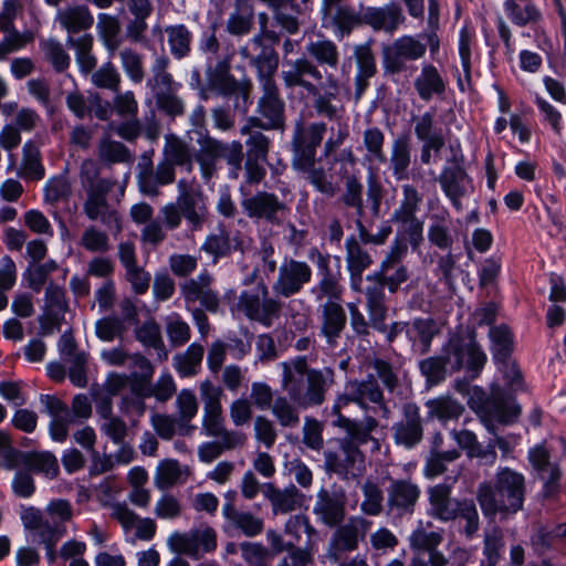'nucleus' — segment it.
Wrapping results in <instances>:
<instances>
[{
	"label": "nucleus",
	"instance_id": "obj_38",
	"mask_svg": "<svg viewBox=\"0 0 566 566\" xmlns=\"http://www.w3.org/2000/svg\"><path fill=\"white\" fill-rule=\"evenodd\" d=\"M413 86L418 96L424 102H429L433 96L443 95L446 92V82L432 64L422 65L419 75L415 78Z\"/></svg>",
	"mask_w": 566,
	"mask_h": 566
},
{
	"label": "nucleus",
	"instance_id": "obj_10",
	"mask_svg": "<svg viewBox=\"0 0 566 566\" xmlns=\"http://www.w3.org/2000/svg\"><path fill=\"white\" fill-rule=\"evenodd\" d=\"M264 40L276 43L280 40V34L269 28L264 32H258L239 48V54L258 72L275 73L279 66V55L274 48L265 45Z\"/></svg>",
	"mask_w": 566,
	"mask_h": 566
},
{
	"label": "nucleus",
	"instance_id": "obj_62",
	"mask_svg": "<svg viewBox=\"0 0 566 566\" xmlns=\"http://www.w3.org/2000/svg\"><path fill=\"white\" fill-rule=\"evenodd\" d=\"M24 464L32 471L53 479L59 473L57 459L48 451L32 452L24 457Z\"/></svg>",
	"mask_w": 566,
	"mask_h": 566
},
{
	"label": "nucleus",
	"instance_id": "obj_61",
	"mask_svg": "<svg viewBox=\"0 0 566 566\" xmlns=\"http://www.w3.org/2000/svg\"><path fill=\"white\" fill-rule=\"evenodd\" d=\"M492 352L494 359L500 361L511 357L513 352V335L506 325H500L490 329Z\"/></svg>",
	"mask_w": 566,
	"mask_h": 566
},
{
	"label": "nucleus",
	"instance_id": "obj_60",
	"mask_svg": "<svg viewBox=\"0 0 566 566\" xmlns=\"http://www.w3.org/2000/svg\"><path fill=\"white\" fill-rule=\"evenodd\" d=\"M507 15L520 25L538 20L541 13L530 0H506L504 3Z\"/></svg>",
	"mask_w": 566,
	"mask_h": 566
},
{
	"label": "nucleus",
	"instance_id": "obj_41",
	"mask_svg": "<svg viewBox=\"0 0 566 566\" xmlns=\"http://www.w3.org/2000/svg\"><path fill=\"white\" fill-rule=\"evenodd\" d=\"M439 333V324L430 317L413 319L407 329L408 337L421 355L429 352L433 337Z\"/></svg>",
	"mask_w": 566,
	"mask_h": 566
},
{
	"label": "nucleus",
	"instance_id": "obj_45",
	"mask_svg": "<svg viewBox=\"0 0 566 566\" xmlns=\"http://www.w3.org/2000/svg\"><path fill=\"white\" fill-rule=\"evenodd\" d=\"M171 55L181 60L191 52L192 34L185 24L167 25L164 29Z\"/></svg>",
	"mask_w": 566,
	"mask_h": 566
},
{
	"label": "nucleus",
	"instance_id": "obj_33",
	"mask_svg": "<svg viewBox=\"0 0 566 566\" xmlns=\"http://www.w3.org/2000/svg\"><path fill=\"white\" fill-rule=\"evenodd\" d=\"M163 163H168L172 169L176 167L185 169L187 172L193 170V153L191 145L182 138L170 134L165 137L163 149Z\"/></svg>",
	"mask_w": 566,
	"mask_h": 566
},
{
	"label": "nucleus",
	"instance_id": "obj_43",
	"mask_svg": "<svg viewBox=\"0 0 566 566\" xmlns=\"http://www.w3.org/2000/svg\"><path fill=\"white\" fill-rule=\"evenodd\" d=\"M389 160L394 176L398 180L407 179L411 164V144L408 135H399L394 139Z\"/></svg>",
	"mask_w": 566,
	"mask_h": 566
},
{
	"label": "nucleus",
	"instance_id": "obj_31",
	"mask_svg": "<svg viewBox=\"0 0 566 566\" xmlns=\"http://www.w3.org/2000/svg\"><path fill=\"white\" fill-rule=\"evenodd\" d=\"M368 285L365 289L366 306L374 327L381 328L387 315L385 287H387L374 272L367 275Z\"/></svg>",
	"mask_w": 566,
	"mask_h": 566
},
{
	"label": "nucleus",
	"instance_id": "obj_32",
	"mask_svg": "<svg viewBox=\"0 0 566 566\" xmlns=\"http://www.w3.org/2000/svg\"><path fill=\"white\" fill-rule=\"evenodd\" d=\"M405 21L401 9L397 4L386 7H368L363 12V23L375 31L384 30L392 33Z\"/></svg>",
	"mask_w": 566,
	"mask_h": 566
},
{
	"label": "nucleus",
	"instance_id": "obj_36",
	"mask_svg": "<svg viewBox=\"0 0 566 566\" xmlns=\"http://www.w3.org/2000/svg\"><path fill=\"white\" fill-rule=\"evenodd\" d=\"M321 332L328 344H335L346 326L347 316L340 302L326 301L322 304Z\"/></svg>",
	"mask_w": 566,
	"mask_h": 566
},
{
	"label": "nucleus",
	"instance_id": "obj_11",
	"mask_svg": "<svg viewBox=\"0 0 566 566\" xmlns=\"http://www.w3.org/2000/svg\"><path fill=\"white\" fill-rule=\"evenodd\" d=\"M325 123H305L300 119L294 125L291 147L294 167H306L315 160L316 148L321 145L326 133Z\"/></svg>",
	"mask_w": 566,
	"mask_h": 566
},
{
	"label": "nucleus",
	"instance_id": "obj_50",
	"mask_svg": "<svg viewBox=\"0 0 566 566\" xmlns=\"http://www.w3.org/2000/svg\"><path fill=\"white\" fill-rule=\"evenodd\" d=\"M222 511L226 518L245 536H255L263 530V521L249 512L237 511L231 504H226Z\"/></svg>",
	"mask_w": 566,
	"mask_h": 566
},
{
	"label": "nucleus",
	"instance_id": "obj_29",
	"mask_svg": "<svg viewBox=\"0 0 566 566\" xmlns=\"http://www.w3.org/2000/svg\"><path fill=\"white\" fill-rule=\"evenodd\" d=\"M199 149L193 155V160L199 165L202 178L208 181L217 172L219 159L224 155L226 144L209 135L198 139Z\"/></svg>",
	"mask_w": 566,
	"mask_h": 566
},
{
	"label": "nucleus",
	"instance_id": "obj_8",
	"mask_svg": "<svg viewBox=\"0 0 566 566\" xmlns=\"http://www.w3.org/2000/svg\"><path fill=\"white\" fill-rule=\"evenodd\" d=\"M238 308L252 321L270 327L282 312V303L269 295V289L258 283L253 289L243 291L238 301Z\"/></svg>",
	"mask_w": 566,
	"mask_h": 566
},
{
	"label": "nucleus",
	"instance_id": "obj_18",
	"mask_svg": "<svg viewBox=\"0 0 566 566\" xmlns=\"http://www.w3.org/2000/svg\"><path fill=\"white\" fill-rule=\"evenodd\" d=\"M311 280L312 269L306 262L289 259L279 268L272 289L276 295L290 297L297 294Z\"/></svg>",
	"mask_w": 566,
	"mask_h": 566
},
{
	"label": "nucleus",
	"instance_id": "obj_56",
	"mask_svg": "<svg viewBox=\"0 0 566 566\" xmlns=\"http://www.w3.org/2000/svg\"><path fill=\"white\" fill-rule=\"evenodd\" d=\"M137 339L144 344L145 346L153 347L157 352V357L159 360H166L168 357V352L165 347L160 327L154 321L145 322L137 331H136Z\"/></svg>",
	"mask_w": 566,
	"mask_h": 566
},
{
	"label": "nucleus",
	"instance_id": "obj_59",
	"mask_svg": "<svg viewBox=\"0 0 566 566\" xmlns=\"http://www.w3.org/2000/svg\"><path fill=\"white\" fill-rule=\"evenodd\" d=\"M120 65L127 77L140 83L145 77L144 57L132 48H124L118 53Z\"/></svg>",
	"mask_w": 566,
	"mask_h": 566
},
{
	"label": "nucleus",
	"instance_id": "obj_40",
	"mask_svg": "<svg viewBox=\"0 0 566 566\" xmlns=\"http://www.w3.org/2000/svg\"><path fill=\"white\" fill-rule=\"evenodd\" d=\"M176 417L180 422V436H190L195 430L191 421L199 410V402L191 389H181L175 400Z\"/></svg>",
	"mask_w": 566,
	"mask_h": 566
},
{
	"label": "nucleus",
	"instance_id": "obj_46",
	"mask_svg": "<svg viewBox=\"0 0 566 566\" xmlns=\"http://www.w3.org/2000/svg\"><path fill=\"white\" fill-rule=\"evenodd\" d=\"M431 523H423L420 521L418 526L411 532L409 536V546L412 551L432 552L443 541V533L440 531H431Z\"/></svg>",
	"mask_w": 566,
	"mask_h": 566
},
{
	"label": "nucleus",
	"instance_id": "obj_48",
	"mask_svg": "<svg viewBox=\"0 0 566 566\" xmlns=\"http://www.w3.org/2000/svg\"><path fill=\"white\" fill-rule=\"evenodd\" d=\"M18 175L31 180H40L44 177V167L41 163L40 149L31 140L23 145L22 160Z\"/></svg>",
	"mask_w": 566,
	"mask_h": 566
},
{
	"label": "nucleus",
	"instance_id": "obj_44",
	"mask_svg": "<svg viewBox=\"0 0 566 566\" xmlns=\"http://www.w3.org/2000/svg\"><path fill=\"white\" fill-rule=\"evenodd\" d=\"M96 30L108 54L114 55L122 45L119 20L114 15L99 13Z\"/></svg>",
	"mask_w": 566,
	"mask_h": 566
},
{
	"label": "nucleus",
	"instance_id": "obj_22",
	"mask_svg": "<svg viewBox=\"0 0 566 566\" xmlns=\"http://www.w3.org/2000/svg\"><path fill=\"white\" fill-rule=\"evenodd\" d=\"M346 494L343 489H321L313 512L327 526L340 524L346 515Z\"/></svg>",
	"mask_w": 566,
	"mask_h": 566
},
{
	"label": "nucleus",
	"instance_id": "obj_21",
	"mask_svg": "<svg viewBox=\"0 0 566 566\" xmlns=\"http://www.w3.org/2000/svg\"><path fill=\"white\" fill-rule=\"evenodd\" d=\"M394 440L397 444L411 449L423 436L420 408L412 402L402 406V418L392 426Z\"/></svg>",
	"mask_w": 566,
	"mask_h": 566
},
{
	"label": "nucleus",
	"instance_id": "obj_24",
	"mask_svg": "<svg viewBox=\"0 0 566 566\" xmlns=\"http://www.w3.org/2000/svg\"><path fill=\"white\" fill-rule=\"evenodd\" d=\"M213 279L207 271L200 273L197 277L187 280L180 285V293L185 302L200 304L210 312H217L219 307V297L216 292L211 290Z\"/></svg>",
	"mask_w": 566,
	"mask_h": 566
},
{
	"label": "nucleus",
	"instance_id": "obj_25",
	"mask_svg": "<svg viewBox=\"0 0 566 566\" xmlns=\"http://www.w3.org/2000/svg\"><path fill=\"white\" fill-rule=\"evenodd\" d=\"M419 497L420 489L410 480H394L387 489V506L398 515L412 514Z\"/></svg>",
	"mask_w": 566,
	"mask_h": 566
},
{
	"label": "nucleus",
	"instance_id": "obj_47",
	"mask_svg": "<svg viewBox=\"0 0 566 566\" xmlns=\"http://www.w3.org/2000/svg\"><path fill=\"white\" fill-rule=\"evenodd\" d=\"M264 493L275 513L285 514L294 511L300 505V493L294 485L279 490L273 484H266Z\"/></svg>",
	"mask_w": 566,
	"mask_h": 566
},
{
	"label": "nucleus",
	"instance_id": "obj_57",
	"mask_svg": "<svg viewBox=\"0 0 566 566\" xmlns=\"http://www.w3.org/2000/svg\"><path fill=\"white\" fill-rule=\"evenodd\" d=\"M331 19L335 27V33L340 36L350 34L355 28L363 24V14L347 4L333 12Z\"/></svg>",
	"mask_w": 566,
	"mask_h": 566
},
{
	"label": "nucleus",
	"instance_id": "obj_17",
	"mask_svg": "<svg viewBox=\"0 0 566 566\" xmlns=\"http://www.w3.org/2000/svg\"><path fill=\"white\" fill-rule=\"evenodd\" d=\"M137 184L139 191L148 197H157L160 187L174 184L175 169L168 163L161 160L154 167L153 161L144 157L137 165Z\"/></svg>",
	"mask_w": 566,
	"mask_h": 566
},
{
	"label": "nucleus",
	"instance_id": "obj_35",
	"mask_svg": "<svg viewBox=\"0 0 566 566\" xmlns=\"http://www.w3.org/2000/svg\"><path fill=\"white\" fill-rule=\"evenodd\" d=\"M261 129H263L261 118L254 116L249 117L244 125L241 126L240 134L248 136L245 140L248 147L247 158L266 160L270 149V139Z\"/></svg>",
	"mask_w": 566,
	"mask_h": 566
},
{
	"label": "nucleus",
	"instance_id": "obj_26",
	"mask_svg": "<svg viewBox=\"0 0 566 566\" xmlns=\"http://www.w3.org/2000/svg\"><path fill=\"white\" fill-rule=\"evenodd\" d=\"M353 53L356 63L354 99L358 102L368 88L370 78L377 74V63L370 43L356 45Z\"/></svg>",
	"mask_w": 566,
	"mask_h": 566
},
{
	"label": "nucleus",
	"instance_id": "obj_15",
	"mask_svg": "<svg viewBox=\"0 0 566 566\" xmlns=\"http://www.w3.org/2000/svg\"><path fill=\"white\" fill-rule=\"evenodd\" d=\"M113 187V181H102L98 187L84 190L86 198L83 210L91 221L99 219L103 224L118 233L122 231L120 216L116 210L109 208L107 201V195Z\"/></svg>",
	"mask_w": 566,
	"mask_h": 566
},
{
	"label": "nucleus",
	"instance_id": "obj_51",
	"mask_svg": "<svg viewBox=\"0 0 566 566\" xmlns=\"http://www.w3.org/2000/svg\"><path fill=\"white\" fill-rule=\"evenodd\" d=\"M93 36L83 34L78 38L69 35L66 44L75 50V59L82 73L88 74L96 66V57L92 54Z\"/></svg>",
	"mask_w": 566,
	"mask_h": 566
},
{
	"label": "nucleus",
	"instance_id": "obj_4",
	"mask_svg": "<svg viewBox=\"0 0 566 566\" xmlns=\"http://www.w3.org/2000/svg\"><path fill=\"white\" fill-rule=\"evenodd\" d=\"M486 363V355L475 340L474 331L465 334H453L442 347L440 356L428 357L420 361L421 374L429 385L441 382L447 375L448 368L451 371H459L462 367L479 371Z\"/></svg>",
	"mask_w": 566,
	"mask_h": 566
},
{
	"label": "nucleus",
	"instance_id": "obj_23",
	"mask_svg": "<svg viewBox=\"0 0 566 566\" xmlns=\"http://www.w3.org/2000/svg\"><path fill=\"white\" fill-rule=\"evenodd\" d=\"M363 242L354 235H350L345 241V261L346 269L349 274V285L355 292L363 291V273L373 263L374 259L363 245Z\"/></svg>",
	"mask_w": 566,
	"mask_h": 566
},
{
	"label": "nucleus",
	"instance_id": "obj_20",
	"mask_svg": "<svg viewBox=\"0 0 566 566\" xmlns=\"http://www.w3.org/2000/svg\"><path fill=\"white\" fill-rule=\"evenodd\" d=\"M245 214L251 219H261L271 223H280L286 211V205L274 193L259 191L241 202Z\"/></svg>",
	"mask_w": 566,
	"mask_h": 566
},
{
	"label": "nucleus",
	"instance_id": "obj_13",
	"mask_svg": "<svg viewBox=\"0 0 566 566\" xmlns=\"http://www.w3.org/2000/svg\"><path fill=\"white\" fill-rule=\"evenodd\" d=\"M21 520L24 528L32 532L39 543L44 545L48 560L54 563L57 557H60L55 545L65 535L66 527L61 525L52 526L48 521L42 518L41 511L33 506L22 510Z\"/></svg>",
	"mask_w": 566,
	"mask_h": 566
},
{
	"label": "nucleus",
	"instance_id": "obj_2",
	"mask_svg": "<svg viewBox=\"0 0 566 566\" xmlns=\"http://www.w3.org/2000/svg\"><path fill=\"white\" fill-rule=\"evenodd\" d=\"M333 426L342 429L345 437L337 440V450H325V470L343 478L361 472L365 457L359 447L371 442L373 450L380 449L379 441L373 437V432L379 427V421L373 416H366L361 420L338 416L333 421Z\"/></svg>",
	"mask_w": 566,
	"mask_h": 566
},
{
	"label": "nucleus",
	"instance_id": "obj_53",
	"mask_svg": "<svg viewBox=\"0 0 566 566\" xmlns=\"http://www.w3.org/2000/svg\"><path fill=\"white\" fill-rule=\"evenodd\" d=\"M428 239L431 244L441 250H448L452 247L451 220L448 214H433L431 217Z\"/></svg>",
	"mask_w": 566,
	"mask_h": 566
},
{
	"label": "nucleus",
	"instance_id": "obj_28",
	"mask_svg": "<svg viewBox=\"0 0 566 566\" xmlns=\"http://www.w3.org/2000/svg\"><path fill=\"white\" fill-rule=\"evenodd\" d=\"M428 494V515L442 522L455 520V510L461 500L453 499L452 485L448 483H439L427 490Z\"/></svg>",
	"mask_w": 566,
	"mask_h": 566
},
{
	"label": "nucleus",
	"instance_id": "obj_55",
	"mask_svg": "<svg viewBox=\"0 0 566 566\" xmlns=\"http://www.w3.org/2000/svg\"><path fill=\"white\" fill-rule=\"evenodd\" d=\"M360 489L364 496L360 503V511L369 516L379 515L384 509V494L379 484L371 479H367Z\"/></svg>",
	"mask_w": 566,
	"mask_h": 566
},
{
	"label": "nucleus",
	"instance_id": "obj_37",
	"mask_svg": "<svg viewBox=\"0 0 566 566\" xmlns=\"http://www.w3.org/2000/svg\"><path fill=\"white\" fill-rule=\"evenodd\" d=\"M56 21L69 34H73L88 30L94 23V18L87 7L75 4L59 10Z\"/></svg>",
	"mask_w": 566,
	"mask_h": 566
},
{
	"label": "nucleus",
	"instance_id": "obj_5",
	"mask_svg": "<svg viewBox=\"0 0 566 566\" xmlns=\"http://www.w3.org/2000/svg\"><path fill=\"white\" fill-rule=\"evenodd\" d=\"M525 492L524 475L505 467L497 469L492 480L480 483L475 496L484 516H509L523 510Z\"/></svg>",
	"mask_w": 566,
	"mask_h": 566
},
{
	"label": "nucleus",
	"instance_id": "obj_6",
	"mask_svg": "<svg viewBox=\"0 0 566 566\" xmlns=\"http://www.w3.org/2000/svg\"><path fill=\"white\" fill-rule=\"evenodd\" d=\"M282 389L298 408L319 406L332 382L331 373L310 369L304 357H296L281 364Z\"/></svg>",
	"mask_w": 566,
	"mask_h": 566
},
{
	"label": "nucleus",
	"instance_id": "obj_12",
	"mask_svg": "<svg viewBox=\"0 0 566 566\" xmlns=\"http://www.w3.org/2000/svg\"><path fill=\"white\" fill-rule=\"evenodd\" d=\"M371 522L361 516H352L343 525H339L331 537L326 556L333 563L342 559L343 553L358 548L370 528Z\"/></svg>",
	"mask_w": 566,
	"mask_h": 566
},
{
	"label": "nucleus",
	"instance_id": "obj_63",
	"mask_svg": "<svg viewBox=\"0 0 566 566\" xmlns=\"http://www.w3.org/2000/svg\"><path fill=\"white\" fill-rule=\"evenodd\" d=\"M201 249L214 260L229 255L232 250L229 232L224 228H219L206 238Z\"/></svg>",
	"mask_w": 566,
	"mask_h": 566
},
{
	"label": "nucleus",
	"instance_id": "obj_42",
	"mask_svg": "<svg viewBox=\"0 0 566 566\" xmlns=\"http://www.w3.org/2000/svg\"><path fill=\"white\" fill-rule=\"evenodd\" d=\"M439 181L454 207L460 209V198L465 193L469 185V178L464 170L458 166L446 168L440 175Z\"/></svg>",
	"mask_w": 566,
	"mask_h": 566
},
{
	"label": "nucleus",
	"instance_id": "obj_52",
	"mask_svg": "<svg viewBox=\"0 0 566 566\" xmlns=\"http://www.w3.org/2000/svg\"><path fill=\"white\" fill-rule=\"evenodd\" d=\"M363 191L364 186L357 176H345L340 202L344 207L354 209L357 219H361L365 212Z\"/></svg>",
	"mask_w": 566,
	"mask_h": 566
},
{
	"label": "nucleus",
	"instance_id": "obj_64",
	"mask_svg": "<svg viewBox=\"0 0 566 566\" xmlns=\"http://www.w3.org/2000/svg\"><path fill=\"white\" fill-rule=\"evenodd\" d=\"M297 408L291 399L287 400L286 397L279 396L274 399L271 410L282 427L296 428L300 423Z\"/></svg>",
	"mask_w": 566,
	"mask_h": 566
},
{
	"label": "nucleus",
	"instance_id": "obj_58",
	"mask_svg": "<svg viewBox=\"0 0 566 566\" xmlns=\"http://www.w3.org/2000/svg\"><path fill=\"white\" fill-rule=\"evenodd\" d=\"M306 174L310 184L321 193L327 197H334L337 192V186L333 177L327 174L323 167H315L314 161L306 167H295Z\"/></svg>",
	"mask_w": 566,
	"mask_h": 566
},
{
	"label": "nucleus",
	"instance_id": "obj_39",
	"mask_svg": "<svg viewBox=\"0 0 566 566\" xmlns=\"http://www.w3.org/2000/svg\"><path fill=\"white\" fill-rule=\"evenodd\" d=\"M190 475L188 467L181 465L175 459H165L156 468L154 484L158 490H169L176 484L185 483Z\"/></svg>",
	"mask_w": 566,
	"mask_h": 566
},
{
	"label": "nucleus",
	"instance_id": "obj_49",
	"mask_svg": "<svg viewBox=\"0 0 566 566\" xmlns=\"http://www.w3.org/2000/svg\"><path fill=\"white\" fill-rule=\"evenodd\" d=\"M203 353L202 345L192 343L186 352L174 357L175 369L181 377L196 376L201 368Z\"/></svg>",
	"mask_w": 566,
	"mask_h": 566
},
{
	"label": "nucleus",
	"instance_id": "obj_14",
	"mask_svg": "<svg viewBox=\"0 0 566 566\" xmlns=\"http://www.w3.org/2000/svg\"><path fill=\"white\" fill-rule=\"evenodd\" d=\"M427 51L426 44L411 35L396 39L382 49V66L388 74H398L407 69V61L421 59Z\"/></svg>",
	"mask_w": 566,
	"mask_h": 566
},
{
	"label": "nucleus",
	"instance_id": "obj_19",
	"mask_svg": "<svg viewBox=\"0 0 566 566\" xmlns=\"http://www.w3.org/2000/svg\"><path fill=\"white\" fill-rule=\"evenodd\" d=\"M178 197L175 205L180 208L192 231L199 230L207 217L205 196L200 190L192 189L186 179L177 184Z\"/></svg>",
	"mask_w": 566,
	"mask_h": 566
},
{
	"label": "nucleus",
	"instance_id": "obj_16",
	"mask_svg": "<svg viewBox=\"0 0 566 566\" xmlns=\"http://www.w3.org/2000/svg\"><path fill=\"white\" fill-rule=\"evenodd\" d=\"M42 311L39 318L42 333L50 335L59 331L69 311V304L64 289L52 281L45 286Z\"/></svg>",
	"mask_w": 566,
	"mask_h": 566
},
{
	"label": "nucleus",
	"instance_id": "obj_1",
	"mask_svg": "<svg viewBox=\"0 0 566 566\" xmlns=\"http://www.w3.org/2000/svg\"><path fill=\"white\" fill-rule=\"evenodd\" d=\"M305 51L312 61L306 57L286 61L287 70L282 72L283 83L287 88H302L312 98L313 108L318 115L331 120L339 119L344 113L343 105L338 103L340 82L333 73L319 69V65L328 69L338 66V46L331 39L321 36L310 40Z\"/></svg>",
	"mask_w": 566,
	"mask_h": 566
},
{
	"label": "nucleus",
	"instance_id": "obj_9",
	"mask_svg": "<svg viewBox=\"0 0 566 566\" xmlns=\"http://www.w3.org/2000/svg\"><path fill=\"white\" fill-rule=\"evenodd\" d=\"M262 96L258 102V113L263 129H281L284 126V101L280 96L279 87L273 78L275 73L258 72Z\"/></svg>",
	"mask_w": 566,
	"mask_h": 566
},
{
	"label": "nucleus",
	"instance_id": "obj_7",
	"mask_svg": "<svg viewBox=\"0 0 566 566\" xmlns=\"http://www.w3.org/2000/svg\"><path fill=\"white\" fill-rule=\"evenodd\" d=\"M40 402L44 411L51 417L49 432L57 442H64L69 437V427L77 421H84L92 415V403L84 394L73 397L71 409L60 398L53 395H42Z\"/></svg>",
	"mask_w": 566,
	"mask_h": 566
},
{
	"label": "nucleus",
	"instance_id": "obj_30",
	"mask_svg": "<svg viewBox=\"0 0 566 566\" xmlns=\"http://www.w3.org/2000/svg\"><path fill=\"white\" fill-rule=\"evenodd\" d=\"M255 10L251 0H234L224 22V30L234 38L249 35L254 29Z\"/></svg>",
	"mask_w": 566,
	"mask_h": 566
},
{
	"label": "nucleus",
	"instance_id": "obj_27",
	"mask_svg": "<svg viewBox=\"0 0 566 566\" xmlns=\"http://www.w3.org/2000/svg\"><path fill=\"white\" fill-rule=\"evenodd\" d=\"M484 412L490 419L507 424L520 415V407L511 394H507L499 385H492L491 392L483 405Z\"/></svg>",
	"mask_w": 566,
	"mask_h": 566
},
{
	"label": "nucleus",
	"instance_id": "obj_3",
	"mask_svg": "<svg viewBox=\"0 0 566 566\" xmlns=\"http://www.w3.org/2000/svg\"><path fill=\"white\" fill-rule=\"evenodd\" d=\"M368 368H371L374 373H369L364 379H349L344 386L343 394L338 395L332 407V413L338 418L344 416L342 409L347 407L349 403H356L361 410L369 411L371 406L377 408L380 412V417L385 420L391 418V410L385 399L382 389L380 388L377 377L382 382L384 387L392 392L398 384L399 379L397 374L394 371L390 364L382 359H374L367 364Z\"/></svg>",
	"mask_w": 566,
	"mask_h": 566
},
{
	"label": "nucleus",
	"instance_id": "obj_54",
	"mask_svg": "<svg viewBox=\"0 0 566 566\" xmlns=\"http://www.w3.org/2000/svg\"><path fill=\"white\" fill-rule=\"evenodd\" d=\"M428 415L440 421H449L458 419L464 411V407L458 400L441 396L427 402Z\"/></svg>",
	"mask_w": 566,
	"mask_h": 566
},
{
	"label": "nucleus",
	"instance_id": "obj_34",
	"mask_svg": "<svg viewBox=\"0 0 566 566\" xmlns=\"http://www.w3.org/2000/svg\"><path fill=\"white\" fill-rule=\"evenodd\" d=\"M169 65L170 60L164 54L156 56L151 64L147 86L153 92L155 98L180 88V83L176 82L169 72Z\"/></svg>",
	"mask_w": 566,
	"mask_h": 566
}]
</instances>
